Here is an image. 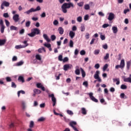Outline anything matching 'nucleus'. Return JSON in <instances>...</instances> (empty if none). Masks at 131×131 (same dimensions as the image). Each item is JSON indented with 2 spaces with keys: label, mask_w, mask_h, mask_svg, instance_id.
<instances>
[{
  "label": "nucleus",
  "mask_w": 131,
  "mask_h": 131,
  "mask_svg": "<svg viewBox=\"0 0 131 131\" xmlns=\"http://www.w3.org/2000/svg\"><path fill=\"white\" fill-rule=\"evenodd\" d=\"M70 8H74V4L71 2L69 3H65L61 6L62 11L64 14H66L67 13V9H70Z\"/></svg>",
  "instance_id": "nucleus-1"
},
{
  "label": "nucleus",
  "mask_w": 131,
  "mask_h": 131,
  "mask_svg": "<svg viewBox=\"0 0 131 131\" xmlns=\"http://www.w3.org/2000/svg\"><path fill=\"white\" fill-rule=\"evenodd\" d=\"M41 8L40 6H37L36 9L33 8H31L30 10L24 12V14H26V15H30L31 13H34V12H37V11H40Z\"/></svg>",
  "instance_id": "nucleus-2"
},
{
  "label": "nucleus",
  "mask_w": 131,
  "mask_h": 131,
  "mask_svg": "<svg viewBox=\"0 0 131 131\" xmlns=\"http://www.w3.org/2000/svg\"><path fill=\"white\" fill-rule=\"evenodd\" d=\"M48 96L49 98H51L53 107L56 106V104H57V99H56V97H55V95H54V94H51L48 93Z\"/></svg>",
  "instance_id": "nucleus-3"
},
{
  "label": "nucleus",
  "mask_w": 131,
  "mask_h": 131,
  "mask_svg": "<svg viewBox=\"0 0 131 131\" xmlns=\"http://www.w3.org/2000/svg\"><path fill=\"white\" fill-rule=\"evenodd\" d=\"M125 66V62L124 61V59H122L121 60L120 64L117 65L115 67L116 69H118V68H120L121 69H123Z\"/></svg>",
  "instance_id": "nucleus-4"
},
{
  "label": "nucleus",
  "mask_w": 131,
  "mask_h": 131,
  "mask_svg": "<svg viewBox=\"0 0 131 131\" xmlns=\"http://www.w3.org/2000/svg\"><path fill=\"white\" fill-rule=\"evenodd\" d=\"M86 95H89L90 98L93 102H95V103H98V99H97L95 97H94V93L92 92L86 93Z\"/></svg>",
  "instance_id": "nucleus-5"
},
{
  "label": "nucleus",
  "mask_w": 131,
  "mask_h": 131,
  "mask_svg": "<svg viewBox=\"0 0 131 131\" xmlns=\"http://www.w3.org/2000/svg\"><path fill=\"white\" fill-rule=\"evenodd\" d=\"M1 26H0V31L1 33H4L5 32V29L6 28V26L4 25V20L1 19Z\"/></svg>",
  "instance_id": "nucleus-6"
},
{
  "label": "nucleus",
  "mask_w": 131,
  "mask_h": 131,
  "mask_svg": "<svg viewBox=\"0 0 131 131\" xmlns=\"http://www.w3.org/2000/svg\"><path fill=\"white\" fill-rule=\"evenodd\" d=\"M99 74H100V71H97L95 73V74L94 75V78L95 79H97L98 81L101 82L102 81V79L99 76Z\"/></svg>",
  "instance_id": "nucleus-7"
},
{
  "label": "nucleus",
  "mask_w": 131,
  "mask_h": 131,
  "mask_svg": "<svg viewBox=\"0 0 131 131\" xmlns=\"http://www.w3.org/2000/svg\"><path fill=\"white\" fill-rule=\"evenodd\" d=\"M10 6V3L7 1H4L1 6V10H4L5 7H9Z\"/></svg>",
  "instance_id": "nucleus-8"
},
{
  "label": "nucleus",
  "mask_w": 131,
  "mask_h": 131,
  "mask_svg": "<svg viewBox=\"0 0 131 131\" xmlns=\"http://www.w3.org/2000/svg\"><path fill=\"white\" fill-rule=\"evenodd\" d=\"M72 68V64H67L63 66V70L67 71L68 69H71Z\"/></svg>",
  "instance_id": "nucleus-9"
},
{
  "label": "nucleus",
  "mask_w": 131,
  "mask_h": 131,
  "mask_svg": "<svg viewBox=\"0 0 131 131\" xmlns=\"http://www.w3.org/2000/svg\"><path fill=\"white\" fill-rule=\"evenodd\" d=\"M31 31L33 32V33L34 34V35H38L39 33H40V30L37 28H34Z\"/></svg>",
  "instance_id": "nucleus-10"
},
{
  "label": "nucleus",
  "mask_w": 131,
  "mask_h": 131,
  "mask_svg": "<svg viewBox=\"0 0 131 131\" xmlns=\"http://www.w3.org/2000/svg\"><path fill=\"white\" fill-rule=\"evenodd\" d=\"M115 15L114 13L111 12L110 13H108V17L107 18V19L109 21H112V20H113V19H114V17H115Z\"/></svg>",
  "instance_id": "nucleus-11"
},
{
  "label": "nucleus",
  "mask_w": 131,
  "mask_h": 131,
  "mask_svg": "<svg viewBox=\"0 0 131 131\" xmlns=\"http://www.w3.org/2000/svg\"><path fill=\"white\" fill-rule=\"evenodd\" d=\"M36 86L38 89H41L43 92H45L46 91V89L45 88V86H42V84L41 83H37L36 84Z\"/></svg>",
  "instance_id": "nucleus-12"
},
{
  "label": "nucleus",
  "mask_w": 131,
  "mask_h": 131,
  "mask_svg": "<svg viewBox=\"0 0 131 131\" xmlns=\"http://www.w3.org/2000/svg\"><path fill=\"white\" fill-rule=\"evenodd\" d=\"M77 124V123L74 121H71L69 125L70 126H71L74 129V128H76V127L74 126L75 125H76Z\"/></svg>",
  "instance_id": "nucleus-13"
},
{
  "label": "nucleus",
  "mask_w": 131,
  "mask_h": 131,
  "mask_svg": "<svg viewBox=\"0 0 131 131\" xmlns=\"http://www.w3.org/2000/svg\"><path fill=\"white\" fill-rule=\"evenodd\" d=\"M13 20L14 21V22H18L20 20V18H19V14H15L13 16Z\"/></svg>",
  "instance_id": "nucleus-14"
},
{
  "label": "nucleus",
  "mask_w": 131,
  "mask_h": 131,
  "mask_svg": "<svg viewBox=\"0 0 131 131\" xmlns=\"http://www.w3.org/2000/svg\"><path fill=\"white\" fill-rule=\"evenodd\" d=\"M123 81L124 82H129L131 83V74L129 75V77L128 78H125V76L123 77Z\"/></svg>",
  "instance_id": "nucleus-15"
},
{
  "label": "nucleus",
  "mask_w": 131,
  "mask_h": 131,
  "mask_svg": "<svg viewBox=\"0 0 131 131\" xmlns=\"http://www.w3.org/2000/svg\"><path fill=\"white\" fill-rule=\"evenodd\" d=\"M75 73L76 74V75H79L80 74V71L79 70V67L78 66H76L75 67Z\"/></svg>",
  "instance_id": "nucleus-16"
},
{
  "label": "nucleus",
  "mask_w": 131,
  "mask_h": 131,
  "mask_svg": "<svg viewBox=\"0 0 131 131\" xmlns=\"http://www.w3.org/2000/svg\"><path fill=\"white\" fill-rule=\"evenodd\" d=\"M27 47V45H16L15 47V48L17 50L19 49H24V48H26Z\"/></svg>",
  "instance_id": "nucleus-17"
},
{
  "label": "nucleus",
  "mask_w": 131,
  "mask_h": 131,
  "mask_svg": "<svg viewBox=\"0 0 131 131\" xmlns=\"http://www.w3.org/2000/svg\"><path fill=\"white\" fill-rule=\"evenodd\" d=\"M81 113L82 114H83V115H86V114H88V111H86V109H85V108L84 107H82L81 108Z\"/></svg>",
  "instance_id": "nucleus-18"
},
{
  "label": "nucleus",
  "mask_w": 131,
  "mask_h": 131,
  "mask_svg": "<svg viewBox=\"0 0 131 131\" xmlns=\"http://www.w3.org/2000/svg\"><path fill=\"white\" fill-rule=\"evenodd\" d=\"M69 36L71 38H74V37L75 36V32H73V31H70Z\"/></svg>",
  "instance_id": "nucleus-19"
},
{
  "label": "nucleus",
  "mask_w": 131,
  "mask_h": 131,
  "mask_svg": "<svg viewBox=\"0 0 131 131\" xmlns=\"http://www.w3.org/2000/svg\"><path fill=\"white\" fill-rule=\"evenodd\" d=\"M43 37L46 39V40L47 41V42H50L51 41V39L49 38V36H48V35L44 34L43 35Z\"/></svg>",
  "instance_id": "nucleus-20"
},
{
  "label": "nucleus",
  "mask_w": 131,
  "mask_h": 131,
  "mask_svg": "<svg viewBox=\"0 0 131 131\" xmlns=\"http://www.w3.org/2000/svg\"><path fill=\"white\" fill-rule=\"evenodd\" d=\"M57 31H58L59 34H63V33H64V29H63V28L62 27H59L58 28Z\"/></svg>",
  "instance_id": "nucleus-21"
},
{
  "label": "nucleus",
  "mask_w": 131,
  "mask_h": 131,
  "mask_svg": "<svg viewBox=\"0 0 131 131\" xmlns=\"http://www.w3.org/2000/svg\"><path fill=\"white\" fill-rule=\"evenodd\" d=\"M18 81H19V82H25V80H24V77L22 76H19L18 78Z\"/></svg>",
  "instance_id": "nucleus-22"
},
{
  "label": "nucleus",
  "mask_w": 131,
  "mask_h": 131,
  "mask_svg": "<svg viewBox=\"0 0 131 131\" xmlns=\"http://www.w3.org/2000/svg\"><path fill=\"white\" fill-rule=\"evenodd\" d=\"M112 29L113 33L114 34H116L117 32H118V29L117 28V27L114 26L112 27Z\"/></svg>",
  "instance_id": "nucleus-23"
},
{
  "label": "nucleus",
  "mask_w": 131,
  "mask_h": 131,
  "mask_svg": "<svg viewBox=\"0 0 131 131\" xmlns=\"http://www.w3.org/2000/svg\"><path fill=\"white\" fill-rule=\"evenodd\" d=\"M6 41H7V40L5 39H0V47L5 46V44L6 43Z\"/></svg>",
  "instance_id": "nucleus-24"
},
{
  "label": "nucleus",
  "mask_w": 131,
  "mask_h": 131,
  "mask_svg": "<svg viewBox=\"0 0 131 131\" xmlns=\"http://www.w3.org/2000/svg\"><path fill=\"white\" fill-rule=\"evenodd\" d=\"M20 94H22V95H25V91L24 90H20L17 92V96L19 98L20 97Z\"/></svg>",
  "instance_id": "nucleus-25"
},
{
  "label": "nucleus",
  "mask_w": 131,
  "mask_h": 131,
  "mask_svg": "<svg viewBox=\"0 0 131 131\" xmlns=\"http://www.w3.org/2000/svg\"><path fill=\"white\" fill-rule=\"evenodd\" d=\"M130 65H131V61H128L126 62V68H127V70H129Z\"/></svg>",
  "instance_id": "nucleus-26"
},
{
  "label": "nucleus",
  "mask_w": 131,
  "mask_h": 131,
  "mask_svg": "<svg viewBox=\"0 0 131 131\" xmlns=\"http://www.w3.org/2000/svg\"><path fill=\"white\" fill-rule=\"evenodd\" d=\"M33 92L34 93V94H37L38 95H39V94H40L41 93V91H40V90H38V89H34Z\"/></svg>",
  "instance_id": "nucleus-27"
},
{
  "label": "nucleus",
  "mask_w": 131,
  "mask_h": 131,
  "mask_svg": "<svg viewBox=\"0 0 131 131\" xmlns=\"http://www.w3.org/2000/svg\"><path fill=\"white\" fill-rule=\"evenodd\" d=\"M80 70L81 72L82 77H85V72H84V70H83V69L82 68H80Z\"/></svg>",
  "instance_id": "nucleus-28"
},
{
  "label": "nucleus",
  "mask_w": 131,
  "mask_h": 131,
  "mask_svg": "<svg viewBox=\"0 0 131 131\" xmlns=\"http://www.w3.org/2000/svg\"><path fill=\"white\" fill-rule=\"evenodd\" d=\"M45 120H46V118L43 117H41L38 119L37 121H38L39 122H41L42 121H45Z\"/></svg>",
  "instance_id": "nucleus-29"
},
{
  "label": "nucleus",
  "mask_w": 131,
  "mask_h": 131,
  "mask_svg": "<svg viewBox=\"0 0 131 131\" xmlns=\"http://www.w3.org/2000/svg\"><path fill=\"white\" fill-rule=\"evenodd\" d=\"M35 58L36 60H38V61H41V56L39 54H36L35 56Z\"/></svg>",
  "instance_id": "nucleus-30"
},
{
  "label": "nucleus",
  "mask_w": 131,
  "mask_h": 131,
  "mask_svg": "<svg viewBox=\"0 0 131 131\" xmlns=\"http://www.w3.org/2000/svg\"><path fill=\"white\" fill-rule=\"evenodd\" d=\"M21 104L23 106V109H26V102L25 101H21Z\"/></svg>",
  "instance_id": "nucleus-31"
},
{
  "label": "nucleus",
  "mask_w": 131,
  "mask_h": 131,
  "mask_svg": "<svg viewBox=\"0 0 131 131\" xmlns=\"http://www.w3.org/2000/svg\"><path fill=\"white\" fill-rule=\"evenodd\" d=\"M23 64H24V61L21 60V61H19L18 62H17L16 64V66H22Z\"/></svg>",
  "instance_id": "nucleus-32"
},
{
  "label": "nucleus",
  "mask_w": 131,
  "mask_h": 131,
  "mask_svg": "<svg viewBox=\"0 0 131 131\" xmlns=\"http://www.w3.org/2000/svg\"><path fill=\"white\" fill-rule=\"evenodd\" d=\"M80 30L82 32H83L85 30V27L84 25H82L80 27Z\"/></svg>",
  "instance_id": "nucleus-33"
},
{
  "label": "nucleus",
  "mask_w": 131,
  "mask_h": 131,
  "mask_svg": "<svg viewBox=\"0 0 131 131\" xmlns=\"http://www.w3.org/2000/svg\"><path fill=\"white\" fill-rule=\"evenodd\" d=\"M103 59L105 61L108 60V59H109V53H106L105 56H104Z\"/></svg>",
  "instance_id": "nucleus-34"
},
{
  "label": "nucleus",
  "mask_w": 131,
  "mask_h": 131,
  "mask_svg": "<svg viewBox=\"0 0 131 131\" xmlns=\"http://www.w3.org/2000/svg\"><path fill=\"white\" fill-rule=\"evenodd\" d=\"M42 51H43V52H46V49H45V48L43 47H42V48H39L38 50V53H42Z\"/></svg>",
  "instance_id": "nucleus-35"
},
{
  "label": "nucleus",
  "mask_w": 131,
  "mask_h": 131,
  "mask_svg": "<svg viewBox=\"0 0 131 131\" xmlns=\"http://www.w3.org/2000/svg\"><path fill=\"white\" fill-rule=\"evenodd\" d=\"M94 55H99L100 54V50L96 49L94 51Z\"/></svg>",
  "instance_id": "nucleus-36"
},
{
  "label": "nucleus",
  "mask_w": 131,
  "mask_h": 131,
  "mask_svg": "<svg viewBox=\"0 0 131 131\" xmlns=\"http://www.w3.org/2000/svg\"><path fill=\"white\" fill-rule=\"evenodd\" d=\"M28 35L29 36H30V37H34V36H35V35H34V34L33 33V32L32 31H31V33L28 34Z\"/></svg>",
  "instance_id": "nucleus-37"
},
{
  "label": "nucleus",
  "mask_w": 131,
  "mask_h": 131,
  "mask_svg": "<svg viewBox=\"0 0 131 131\" xmlns=\"http://www.w3.org/2000/svg\"><path fill=\"white\" fill-rule=\"evenodd\" d=\"M77 22H82V17L81 16H79L77 18Z\"/></svg>",
  "instance_id": "nucleus-38"
},
{
  "label": "nucleus",
  "mask_w": 131,
  "mask_h": 131,
  "mask_svg": "<svg viewBox=\"0 0 131 131\" xmlns=\"http://www.w3.org/2000/svg\"><path fill=\"white\" fill-rule=\"evenodd\" d=\"M53 25H55V26H57V25H59V21L57 19H55L53 21Z\"/></svg>",
  "instance_id": "nucleus-39"
},
{
  "label": "nucleus",
  "mask_w": 131,
  "mask_h": 131,
  "mask_svg": "<svg viewBox=\"0 0 131 131\" xmlns=\"http://www.w3.org/2000/svg\"><path fill=\"white\" fill-rule=\"evenodd\" d=\"M34 125V122H33V121H31L30 123V125H29L30 128H32Z\"/></svg>",
  "instance_id": "nucleus-40"
},
{
  "label": "nucleus",
  "mask_w": 131,
  "mask_h": 131,
  "mask_svg": "<svg viewBox=\"0 0 131 131\" xmlns=\"http://www.w3.org/2000/svg\"><path fill=\"white\" fill-rule=\"evenodd\" d=\"M121 90H126V89H127V86H126L125 84H122L121 85Z\"/></svg>",
  "instance_id": "nucleus-41"
},
{
  "label": "nucleus",
  "mask_w": 131,
  "mask_h": 131,
  "mask_svg": "<svg viewBox=\"0 0 131 131\" xmlns=\"http://www.w3.org/2000/svg\"><path fill=\"white\" fill-rule=\"evenodd\" d=\"M18 28L14 26L10 27V30H17Z\"/></svg>",
  "instance_id": "nucleus-42"
},
{
  "label": "nucleus",
  "mask_w": 131,
  "mask_h": 131,
  "mask_svg": "<svg viewBox=\"0 0 131 131\" xmlns=\"http://www.w3.org/2000/svg\"><path fill=\"white\" fill-rule=\"evenodd\" d=\"M83 85H84V86H85V88H88V86H89V83L88 82V81L83 82Z\"/></svg>",
  "instance_id": "nucleus-43"
},
{
  "label": "nucleus",
  "mask_w": 131,
  "mask_h": 131,
  "mask_svg": "<svg viewBox=\"0 0 131 131\" xmlns=\"http://www.w3.org/2000/svg\"><path fill=\"white\" fill-rule=\"evenodd\" d=\"M11 88H13L14 89H16V88H17V85L15 84V82H11Z\"/></svg>",
  "instance_id": "nucleus-44"
},
{
  "label": "nucleus",
  "mask_w": 131,
  "mask_h": 131,
  "mask_svg": "<svg viewBox=\"0 0 131 131\" xmlns=\"http://www.w3.org/2000/svg\"><path fill=\"white\" fill-rule=\"evenodd\" d=\"M108 68V64L106 63L103 68V71H106V70Z\"/></svg>",
  "instance_id": "nucleus-45"
},
{
  "label": "nucleus",
  "mask_w": 131,
  "mask_h": 131,
  "mask_svg": "<svg viewBox=\"0 0 131 131\" xmlns=\"http://www.w3.org/2000/svg\"><path fill=\"white\" fill-rule=\"evenodd\" d=\"M44 46L46 48H48V49H49V48H51L52 47V46L50 43H45L44 44Z\"/></svg>",
  "instance_id": "nucleus-46"
},
{
  "label": "nucleus",
  "mask_w": 131,
  "mask_h": 131,
  "mask_svg": "<svg viewBox=\"0 0 131 131\" xmlns=\"http://www.w3.org/2000/svg\"><path fill=\"white\" fill-rule=\"evenodd\" d=\"M73 41H72V40H70V43H69V46L70 48H73Z\"/></svg>",
  "instance_id": "nucleus-47"
},
{
  "label": "nucleus",
  "mask_w": 131,
  "mask_h": 131,
  "mask_svg": "<svg viewBox=\"0 0 131 131\" xmlns=\"http://www.w3.org/2000/svg\"><path fill=\"white\" fill-rule=\"evenodd\" d=\"M67 113H68V114H69V115H73V112H72V111L67 110Z\"/></svg>",
  "instance_id": "nucleus-48"
},
{
  "label": "nucleus",
  "mask_w": 131,
  "mask_h": 131,
  "mask_svg": "<svg viewBox=\"0 0 131 131\" xmlns=\"http://www.w3.org/2000/svg\"><path fill=\"white\" fill-rule=\"evenodd\" d=\"M31 24V22L30 21H28L26 23V27H29L30 26V24Z\"/></svg>",
  "instance_id": "nucleus-49"
},
{
  "label": "nucleus",
  "mask_w": 131,
  "mask_h": 131,
  "mask_svg": "<svg viewBox=\"0 0 131 131\" xmlns=\"http://www.w3.org/2000/svg\"><path fill=\"white\" fill-rule=\"evenodd\" d=\"M51 40H52V41H54V40L56 39V35H51Z\"/></svg>",
  "instance_id": "nucleus-50"
},
{
  "label": "nucleus",
  "mask_w": 131,
  "mask_h": 131,
  "mask_svg": "<svg viewBox=\"0 0 131 131\" xmlns=\"http://www.w3.org/2000/svg\"><path fill=\"white\" fill-rule=\"evenodd\" d=\"M6 79L7 82H10V81H12V79L10 77H7Z\"/></svg>",
  "instance_id": "nucleus-51"
},
{
  "label": "nucleus",
  "mask_w": 131,
  "mask_h": 131,
  "mask_svg": "<svg viewBox=\"0 0 131 131\" xmlns=\"http://www.w3.org/2000/svg\"><path fill=\"white\" fill-rule=\"evenodd\" d=\"M85 10H90V5L86 4L84 5Z\"/></svg>",
  "instance_id": "nucleus-52"
},
{
  "label": "nucleus",
  "mask_w": 131,
  "mask_h": 131,
  "mask_svg": "<svg viewBox=\"0 0 131 131\" xmlns=\"http://www.w3.org/2000/svg\"><path fill=\"white\" fill-rule=\"evenodd\" d=\"M5 24H6V26L7 27H9V26H10V22L8 21V20L7 19H5Z\"/></svg>",
  "instance_id": "nucleus-53"
},
{
  "label": "nucleus",
  "mask_w": 131,
  "mask_h": 131,
  "mask_svg": "<svg viewBox=\"0 0 131 131\" xmlns=\"http://www.w3.org/2000/svg\"><path fill=\"white\" fill-rule=\"evenodd\" d=\"M3 17H4V18H9V13H4Z\"/></svg>",
  "instance_id": "nucleus-54"
},
{
  "label": "nucleus",
  "mask_w": 131,
  "mask_h": 131,
  "mask_svg": "<svg viewBox=\"0 0 131 131\" xmlns=\"http://www.w3.org/2000/svg\"><path fill=\"white\" fill-rule=\"evenodd\" d=\"M110 25L108 24H104L102 25V28H107V27H109Z\"/></svg>",
  "instance_id": "nucleus-55"
},
{
  "label": "nucleus",
  "mask_w": 131,
  "mask_h": 131,
  "mask_svg": "<svg viewBox=\"0 0 131 131\" xmlns=\"http://www.w3.org/2000/svg\"><path fill=\"white\" fill-rule=\"evenodd\" d=\"M78 53H79V50H78V49H76L74 52V54L75 55V56H77V55H78Z\"/></svg>",
  "instance_id": "nucleus-56"
},
{
  "label": "nucleus",
  "mask_w": 131,
  "mask_h": 131,
  "mask_svg": "<svg viewBox=\"0 0 131 131\" xmlns=\"http://www.w3.org/2000/svg\"><path fill=\"white\" fill-rule=\"evenodd\" d=\"M100 38L101 39V40H105L106 37H105V36L104 35H100Z\"/></svg>",
  "instance_id": "nucleus-57"
},
{
  "label": "nucleus",
  "mask_w": 131,
  "mask_h": 131,
  "mask_svg": "<svg viewBox=\"0 0 131 131\" xmlns=\"http://www.w3.org/2000/svg\"><path fill=\"white\" fill-rule=\"evenodd\" d=\"M69 60V59L68 58V57H66L64 58V59H62V61L64 63H65V62H67Z\"/></svg>",
  "instance_id": "nucleus-58"
},
{
  "label": "nucleus",
  "mask_w": 131,
  "mask_h": 131,
  "mask_svg": "<svg viewBox=\"0 0 131 131\" xmlns=\"http://www.w3.org/2000/svg\"><path fill=\"white\" fill-rule=\"evenodd\" d=\"M72 31H76V30H77V27H76L75 26H73L72 28Z\"/></svg>",
  "instance_id": "nucleus-59"
},
{
  "label": "nucleus",
  "mask_w": 131,
  "mask_h": 131,
  "mask_svg": "<svg viewBox=\"0 0 131 131\" xmlns=\"http://www.w3.org/2000/svg\"><path fill=\"white\" fill-rule=\"evenodd\" d=\"M98 15H99V16H101V17H104L105 16V14L101 11L98 12Z\"/></svg>",
  "instance_id": "nucleus-60"
},
{
  "label": "nucleus",
  "mask_w": 131,
  "mask_h": 131,
  "mask_svg": "<svg viewBox=\"0 0 131 131\" xmlns=\"http://www.w3.org/2000/svg\"><path fill=\"white\" fill-rule=\"evenodd\" d=\"M80 54L81 56H83L84 55H85V51L84 50H81L80 52Z\"/></svg>",
  "instance_id": "nucleus-61"
},
{
  "label": "nucleus",
  "mask_w": 131,
  "mask_h": 131,
  "mask_svg": "<svg viewBox=\"0 0 131 131\" xmlns=\"http://www.w3.org/2000/svg\"><path fill=\"white\" fill-rule=\"evenodd\" d=\"M95 68L96 69H99L100 68V64L97 63L94 66Z\"/></svg>",
  "instance_id": "nucleus-62"
},
{
  "label": "nucleus",
  "mask_w": 131,
  "mask_h": 131,
  "mask_svg": "<svg viewBox=\"0 0 131 131\" xmlns=\"http://www.w3.org/2000/svg\"><path fill=\"white\" fill-rule=\"evenodd\" d=\"M58 60L59 61H63V56H62L61 55H60L58 56Z\"/></svg>",
  "instance_id": "nucleus-63"
},
{
  "label": "nucleus",
  "mask_w": 131,
  "mask_h": 131,
  "mask_svg": "<svg viewBox=\"0 0 131 131\" xmlns=\"http://www.w3.org/2000/svg\"><path fill=\"white\" fill-rule=\"evenodd\" d=\"M77 5L79 7H82V6H83V2H80L78 3Z\"/></svg>",
  "instance_id": "nucleus-64"
}]
</instances>
